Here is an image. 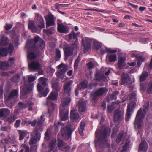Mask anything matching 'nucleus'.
Instances as JSON below:
<instances>
[{"instance_id": "f257e3e1", "label": "nucleus", "mask_w": 152, "mask_h": 152, "mask_svg": "<svg viewBox=\"0 0 152 152\" xmlns=\"http://www.w3.org/2000/svg\"><path fill=\"white\" fill-rule=\"evenodd\" d=\"M108 131L106 129H97L95 135L97 139H95V146L103 147L107 142V138L109 136Z\"/></svg>"}, {"instance_id": "f03ea898", "label": "nucleus", "mask_w": 152, "mask_h": 152, "mask_svg": "<svg viewBox=\"0 0 152 152\" xmlns=\"http://www.w3.org/2000/svg\"><path fill=\"white\" fill-rule=\"evenodd\" d=\"M44 115L42 114L40 117V119L37 122L36 127L34 129L31 133L32 136L31 139L30 140L29 143L32 145L36 143L37 140H39L41 137V133L38 131L42 132L43 131L42 124L45 121L44 118Z\"/></svg>"}, {"instance_id": "7ed1b4c3", "label": "nucleus", "mask_w": 152, "mask_h": 152, "mask_svg": "<svg viewBox=\"0 0 152 152\" xmlns=\"http://www.w3.org/2000/svg\"><path fill=\"white\" fill-rule=\"evenodd\" d=\"M71 101L69 96L65 97L61 101V104L62 108L60 109L59 115L62 121H64L68 118V105Z\"/></svg>"}, {"instance_id": "20e7f679", "label": "nucleus", "mask_w": 152, "mask_h": 152, "mask_svg": "<svg viewBox=\"0 0 152 152\" xmlns=\"http://www.w3.org/2000/svg\"><path fill=\"white\" fill-rule=\"evenodd\" d=\"M149 107V103L147 102L146 105L144 106V109L142 110V109L140 108L137 112L135 120L134 125L135 127L137 126L138 129H141V123L142 120V119L144 118L146 112L148 109Z\"/></svg>"}, {"instance_id": "39448f33", "label": "nucleus", "mask_w": 152, "mask_h": 152, "mask_svg": "<svg viewBox=\"0 0 152 152\" xmlns=\"http://www.w3.org/2000/svg\"><path fill=\"white\" fill-rule=\"evenodd\" d=\"M48 80L46 78L43 77H40L38 79L39 83L37 84V89L38 91L42 95H47L49 92L48 89L47 87L45 90H43V88L41 85H42L45 87L47 86Z\"/></svg>"}, {"instance_id": "423d86ee", "label": "nucleus", "mask_w": 152, "mask_h": 152, "mask_svg": "<svg viewBox=\"0 0 152 152\" xmlns=\"http://www.w3.org/2000/svg\"><path fill=\"white\" fill-rule=\"evenodd\" d=\"M136 106V102L134 101L130 102L128 104L126 113V115L125 120L128 121L131 116V113L134 111Z\"/></svg>"}, {"instance_id": "0eeeda50", "label": "nucleus", "mask_w": 152, "mask_h": 152, "mask_svg": "<svg viewBox=\"0 0 152 152\" xmlns=\"http://www.w3.org/2000/svg\"><path fill=\"white\" fill-rule=\"evenodd\" d=\"M72 128L68 126L63 127L61 129V135L65 137L66 139L69 140L71 137L72 132Z\"/></svg>"}, {"instance_id": "6e6552de", "label": "nucleus", "mask_w": 152, "mask_h": 152, "mask_svg": "<svg viewBox=\"0 0 152 152\" xmlns=\"http://www.w3.org/2000/svg\"><path fill=\"white\" fill-rule=\"evenodd\" d=\"M16 96H5V98L6 99L4 102L6 105L12 108L13 106L15 104Z\"/></svg>"}, {"instance_id": "1a4fd4ad", "label": "nucleus", "mask_w": 152, "mask_h": 152, "mask_svg": "<svg viewBox=\"0 0 152 152\" xmlns=\"http://www.w3.org/2000/svg\"><path fill=\"white\" fill-rule=\"evenodd\" d=\"M4 48L0 47V56L1 57L6 56L8 54V52L11 55L14 50V47L12 43L10 44L8 48Z\"/></svg>"}, {"instance_id": "9d476101", "label": "nucleus", "mask_w": 152, "mask_h": 152, "mask_svg": "<svg viewBox=\"0 0 152 152\" xmlns=\"http://www.w3.org/2000/svg\"><path fill=\"white\" fill-rule=\"evenodd\" d=\"M121 83L120 84L121 85H125L128 86L131 85L132 83V81L131 80L130 77L129 75L127 73L123 72L121 77Z\"/></svg>"}, {"instance_id": "9b49d317", "label": "nucleus", "mask_w": 152, "mask_h": 152, "mask_svg": "<svg viewBox=\"0 0 152 152\" xmlns=\"http://www.w3.org/2000/svg\"><path fill=\"white\" fill-rule=\"evenodd\" d=\"M58 96H48L47 98V104L48 107V112L50 113V109L53 110L55 108V104L53 102L52 100H56L57 99Z\"/></svg>"}, {"instance_id": "f8f14e48", "label": "nucleus", "mask_w": 152, "mask_h": 152, "mask_svg": "<svg viewBox=\"0 0 152 152\" xmlns=\"http://www.w3.org/2000/svg\"><path fill=\"white\" fill-rule=\"evenodd\" d=\"M34 103L33 102L30 101H27L26 102L24 103L20 102L18 103V105L20 109L23 110L28 107L29 111H31L32 110V106L34 105Z\"/></svg>"}, {"instance_id": "ddd939ff", "label": "nucleus", "mask_w": 152, "mask_h": 152, "mask_svg": "<svg viewBox=\"0 0 152 152\" xmlns=\"http://www.w3.org/2000/svg\"><path fill=\"white\" fill-rule=\"evenodd\" d=\"M57 68L59 69H60L58 72H56L57 76L58 77L63 78L64 75L67 69V66L65 64L61 63L57 66Z\"/></svg>"}, {"instance_id": "4468645a", "label": "nucleus", "mask_w": 152, "mask_h": 152, "mask_svg": "<svg viewBox=\"0 0 152 152\" xmlns=\"http://www.w3.org/2000/svg\"><path fill=\"white\" fill-rule=\"evenodd\" d=\"M124 119V113L119 110L117 109L114 113L113 121L115 123L122 120Z\"/></svg>"}, {"instance_id": "2eb2a0df", "label": "nucleus", "mask_w": 152, "mask_h": 152, "mask_svg": "<svg viewBox=\"0 0 152 152\" xmlns=\"http://www.w3.org/2000/svg\"><path fill=\"white\" fill-rule=\"evenodd\" d=\"M76 105L80 112L85 111L87 109L86 102L83 99H80Z\"/></svg>"}, {"instance_id": "dca6fc26", "label": "nucleus", "mask_w": 152, "mask_h": 152, "mask_svg": "<svg viewBox=\"0 0 152 152\" xmlns=\"http://www.w3.org/2000/svg\"><path fill=\"white\" fill-rule=\"evenodd\" d=\"M82 42V44L84 46V50L85 52L88 51L90 48L91 44L92 42L91 40L88 38H86L83 39Z\"/></svg>"}, {"instance_id": "f3484780", "label": "nucleus", "mask_w": 152, "mask_h": 152, "mask_svg": "<svg viewBox=\"0 0 152 152\" xmlns=\"http://www.w3.org/2000/svg\"><path fill=\"white\" fill-rule=\"evenodd\" d=\"M41 65L39 61H33L28 62V67L30 69L36 70L40 69Z\"/></svg>"}, {"instance_id": "a211bd4d", "label": "nucleus", "mask_w": 152, "mask_h": 152, "mask_svg": "<svg viewBox=\"0 0 152 152\" xmlns=\"http://www.w3.org/2000/svg\"><path fill=\"white\" fill-rule=\"evenodd\" d=\"M78 47V46L76 44H73L70 46L66 47L64 50L65 56H68L72 55L73 53V48H77Z\"/></svg>"}, {"instance_id": "6ab92c4d", "label": "nucleus", "mask_w": 152, "mask_h": 152, "mask_svg": "<svg viewBox=\"0 0 152 152\" xmlns=\"http://www.w3.org/2000/svg\"><path fill=\"white\" fill-rule=\"evenodd\" d=\"M35 18L37 19V26L41 29L44 28V21L41 16L39 13H36L35 14Z\"/></svg>"}, {"instance_id": "aec40b11", "label": "nucleus", "mask_w": 152, "mask_h": 152, "mask_svg": "<svg viewBox=\"0 0 152 152\" xmlns=\"http://www.w3.org/2000/svg\"><path fill=\"white\" fill-rule=\"evenodd\" d=\"M52 86L53 90L51 93L50 95H58L59 91L60 88L58 87V83L57 81L54 82V80L52 81Z\"/></svg>"}, {"instance_id": "412c9836", "label": "nucleus", "mask_w": 152, "mask_h": 152, "mask_svg": "<svg viewBox=\"0 0 152 152\" xmlns=\"http://www.w3.org/2000/svg\"><path fill=\"white\" fill-rule=\"evenodd\" d=\"M0 45L6 46L10 43V40L4 34H1L0 35Z\"/></svg>"}, {"instance_id": "4be33fe9", "label": "nucleus", "mask_w": 152, "mask_h": 152, "mask_svg": "<svg viewBox=\"0 0 152 152\" xmlns=\"http://www.w3.org/2000/svg\"><path fill=\"white\" fill-rule=\"evenodd\" d=\"M10 113V110L6 108L0 109V117L6 118L9 115Z\"/></svg>"}, {"instance_id": "5701e85b", "label": "nucleus", "mask_w": 152, "mask_h": 152, "mask_svg": "<svg viewBox=\"0 0 152 152\" xmlns=\"http://www.w3.org/2000/svg\"><path fill=\"white\" fill-rule=\"evenodd\" d=\"M46 27H49L55 24L54 20L52 15H49L45 18Z\"/></svg>"}, {"instance_id": "b1692460", "label": "nucleus", "mask_w": 152, "mask_h": 152, "mask_svg": "<svg viewBox=\"0 0 152 152\" xmlns=\"http://www.w3.org/2000/svg\"><path fill=\"white\" fill-rule=\"evenodd\" d=\"M79 115L77 112L74 110H72L70 112V118L73 122L77 121L79 118Z\"/></svg>"}, {"instance_id": "393cba45", "label": "nucleus", "mask_w": 152, "mask_h": 152, "mask_svg": "<svg viewBox=\"0 0 152 152\" xmlns=\"http://www.w3.org/2000/svg\"><path fill=\"white\" fill-rule=\"evenodd\" d=\"M148 148V145L145 140L142 141L140 144L139 147V150L140 151H146Z\"/></svg>"}, {"instance_id": "a878e982", "label": "nucleus", "mask_w": 152, "mask_h": 152, "mask_svg": "<svg viewBox=\"0 0 152 152\" xmlns=\"http://www.w3.org/2000/svg\"><path fill=\"white\" fill-rule=\"evenodd\" d=\"M28 26L29 29L33 32H37L39 30L38 28L35 26L33 21H29Z\"/></svg>"}, {"instance_id": "bb28decb", "label": "nucleus", "mask_w": 152, "mask_h": 152, "mask_svg": "<svg viewBox=\"0 0 152 152\" xmlns=\"http://www.w3.org/2000/svg\"><path fill=\"white\" fill-rule=\"evenodd\" d=\"M72 82L70 81L67 82L64 86V92L65 94H71V86Z\"/></svg>"}, {"instance_id": "cd10ccee", "label": "nucleus", "mask_w": 152, "mask_h": 152, "mask_svg": "<svg viewBox=\"0 0 152 152\" xmlns=\"http://www.w3.org/2000/svg\"><path fill=\"white\" fill-rule=\"evenodd\" d=\"M56 140H52L50 142L49 144V148L50 151H53V152H57V148L56 147Z\"/></svg>"}, {"instance_id": "c85d7f7f", "label": "nucleus", "mask_w": 152, "mask_h": 152, "mask_svg": "<svg viewBox=\"0 0 152 152\" xmlns=\"http://www.w3.org/2000/svg\"><path fill=\"white\" fill-rule=\"evenodd\" d=\"M40 38L38 37H36L34 39H32L31 40L30 47L34 49L36 47V44L39 40Z\"/></svg>"}, {"instance_id": "c756f323", "label": "nucleus", "mask_w": 152, "mask_h": 152, "mask_svg": "<svg viewBox=\"0 0 152 152\" xmlns=\"http://www.w3.org/2000/svg\"><path fill=\"white\" fill-rule=\"evenodd\" d=\"M58 31L60 33H68V31L66 26L62 24H58Z\"/></svg>"}, {"instance_id": "7c9ffc66", "label": "nucleus", "mask_w": 152, "mask_h": 152, "mask_svg": "<svg viewBox=\"0 0 152 152\" xmlns=\"http://www.w3.org/2000/svg\"><path fill=\"white\" fill-rule=\"evenodd\" d=\"M106 58L110 62H115L117 60V55L115 54H108Z\"/></svg>"}, {"instance_id": "2f4dec72", "label": "nucleus", "mask_w": 152, "mask_h": 152, "mask_svg": "<svg viewBox=\"0 0 152 152\" xmlns=\"http://www.w3.org/2000/svg\"><path fill=\"white\" fill-rule=\"evenodd\" d=\"M108 90L104 88H101L98 90L95 93V95H101L104 94L107 92Z\"/></svg>"}, {"instance_id": "473e14b6", "label": "nucleus", "mask_w": 152, "mask_h": 152, "mask_svg": "<svg viewBox=\"0 0 152 152\" xmlns=\"http://www.w3.org/2000/svg\"><path fill=\"white\" fill-rule=\"evenodd\" d=\"M126 58L125 57H121L118 61V67L120 69H122L123 66L125 64V60Z\"/></svg>"}, {"instance_id": "72a5a7b5", "label": "nucleus", "mask_w": 152, "mask_h": 152, "mask_svg": "<svg viewBox=\"0 0 152 152\" xmlns=\"http://www.w3.org/2000/svg\"><path fill=\"white\" fill-rule=\"evenodd\" d=\"M86 126L85 123L83 121H81L80 123V126L79 128V131L80 134L81 136L84 135L83 131L84 130V128Z\"/></svg>"}, {"instance_id": "f704fd0d", "label": "nucleus", "mask_w": 152, "mask_h": 152, "mask_svg": "<svg viewBox=\"0 0 152 152\" xmlns=\"http://www.w3.org/2000/svg\"><path fill=\"white\" fill-rule=\"evenodd\" d=\"M124 133V131H121L118 134L116 139V142L117 143H119L122 140Z\"/></svg>"}, {"instance_id": "c9c22d12", "label": "nucleus", "mask_w": 152, "mask_h": 152, "mask_svg": "<svg viewBox=\"0 0 152 152\" xmlns=\"http://www.w3.org/2000/svg\"><path fill=\"white\" fill-rule=\"evenodd\" d=\"M66 144V143L61 139L60 138H58L57 146L59 150L64 146Z\"/></svg>"}, {"instance_id": "e433bc0d", "label": "nucleus", "mask_w": 152, "mask_h": 152, "mask_svg": "<svg viewBox=\"0 0 152 152\" xmlns=\"http://www.w3.org/2000/svg\"><path fill=\"white\" fill-rule=\"evenodd\" d=\"M18 132L19 135V140H20L23 139L27 135V132L26 131L19 130Z\"/></svg>"}, {"instance_id": "4c0bfd02", "label": "nucleus", "mask_w": 152, "mask_h": 152, "mask_svg": "<svg viewBox=\"0 0 152 152\" xmlns=\"http://www.w3.org/2000/svg\"><path fill=\"white\" fill-rule=\"evenodd\" d=\"M148 76V73L146 71H143L140 76V82L143 81Z\"/></svg>"}, {"instance_id": "58836bf2", "label": "nucleus", "mask_w": 152, "mask_h": 152, "mask_svg": "<svg viewBox=\"0 0 152 152\" xmlns=\"http://www.w3.org/2000/svg\"><path fill=\"white\" fill-rule=\"evenodd\" d=\"M87 87V85L85 81L81 82L77 85V87L79 89H84Z\"/></svg>"}, {"instance_id": "ea45409f", "label": "nucleus", "mask_w": 152, "mask_h": 152, "mask_svg": "<svg viewBox=\"0 0 152 152\" xmlns=\"http://www.w3.org/2000/svg\"><path fill=\"white\" fill-rule=\"evenodd\" d=\"M119 128L118 126H116L113 128V129L112 134L111 135V137L112 139H113L116 136L117 132L118 131Z\"/></svg>"}, {"instance_id": "a19ab883", "label": "nucleus", "mask_w": 152, "mask_h": 152, "mask_svg": "<svg viewBox=\"0 0 152 152\" xmlns=\"http://www.w3.org/2000/svg\"><path fill=\"white\" fill-rule=\"evenodd\" d=\"M35 54L32 52H29L28 51L27 52V58H28V62L30 61V60H32L34 59L36 57Z\"/></svg>"}, {"instance_id": "79ce46f5", "label": "nucleus", "mask_w": 152, "mask_h": 152, "mask_svg": "<svg viewBox=\"0 0 152 152\" xmlns=\"http://www.w3.org/2000/svg\"><path fill=\"white\" fill-rule=\"evenodd\" d=\"M20 75L19 74L15 75L11 79V81L14 82H18L20 80Z\"/></svg>"}, {"instance_id": "37998d69", "label": "nucleus", "mask_w": 152, "mask_h": 152, "mask_svg": "<svg viewBox=\"0 0 152 152\" xmlns=\"http://www.w3.org/2000/svg\"><path fill=\"white\" fill-rule=\"evenodd\" d=\"M94 48L97 50H99L102 46L101 44L97 41H94L93 42Z\"/></svg>"}, {"instance_id": "c03bdc74", "label": "nucleus", "mask_w": 152, "mask_h": 152, "mask_svg": "<svg viewBox=\"0 0 152 152\" xmlns=\"http://www.w3.org/2000/svg\"><path fill=\"white\" fill-rule=\"evenodd\" d=\"M20 88L21 89V94L22 95L27 94H28V93L30 92L29 89L25 87L24 86H21Z\"/></svg>"}, {"instance_id": "a18cd8bd", "label": "nucleus", "mask_w": 152, "mask_h": 152, "mask_svg": "<svg viewBox=\"0 0 152 152\" xmlns=\"http://www.w3.org/2000/svg\"><path fill=\"white\" fill-rule=\"evenodd\" d=\"M16 116L14 115H12L9 116L6 119V121L9 123H13L16 119Z\"/></svg>"}, {"instance_id": "49530a36", "label": "nucleus", "mask_w": 152, "mask_h": 152, "mask_svg": "<svg viewBox=\"0 0 152 152\" xmlns=\"http://www.w3.org/2000/svg\"><path fill=\"white\" fill-rule=\"evenodd\" d=\"M77 35L74 32H72L68 35L69 39L71 40L72 39H77Z\"/></svg>"}, {"instance_id": "de8ad7c7", "label": "nucleus", "mask_w": 152, "mask_h": 152, "mask_svg": "<svg viewBox=\"0 0 152 152\" xmlns=\"http://www.w3.org/2000/svg\"><path fill=\"white\" fill-rule=\"evenodd\" d=\"M129 142H126L124 145L123 146L122 149L121 151L120 152H126L127 151V148H129Z\"/></svg>"}, {"instance_id": "09e8293b", "label": "nucleus", "mask_w": 152, "mask_h": 152, "mask_svg": "<svg viewBox=\"0 0 152 152\" xmlns=\"http://www.w3.org/2000/svg\"><path fill=\"white\" fill-rule=\"evenodd\" d=\"M56 61L58 60L61 57V52L57 48L56 49Z\"/></svg>"}, {"instance_id": "8fccbe9b", "label": "nucleus", "mask_w": 152, "mask_h": 152, "mask_svg": "<svg viewBox=\"0 0 152 152\" xmlns=\"http://www.w3.org/2000/svg\"><path fill=\"white\" fill-rule=\"evenodd\" d=\"M64 124L63 123H62L60 122H58L57 123L56 122L54 125V126L55 128V129L58 130L60 126H64Z\"/></svg>"}, {"instance_id": "3c124183", "label": "nucleus", "mask_w": 152, "mask_h": 152, "mask_svg": "<svg viewBox=\"0 0 152 152\" xmlns=\"http://www.w3.org/2000/svg\"><path fill=\"white\" fill-rule=\"evenodd\" d=\"M28 78V83L34 81L36 79V77L35 76L31 75H28L27 76Z\"/></svg>"}, {"instance_id": "603ef678", "label": "nucleus", "mask_w": 152, "mask_h": 152, "mask_svg": "<svg viewBox=\"0 0 152 152\" xmlns=\"http://www.w3.org/2000/svg\"><path fill=\"white\" fill-rule=\"evenodd\" d=\"M115 108V107L113 104L109 105L107 107V111L108 113H111Z\"/></svg>"}, {"instance_id": "864d4df0", "label": "nucleus", "mask_w": 152, "mask_h": 152, "mask_svg": "<svg viewBox=\"0 0 152 152\" xmlns=\"http://www.w3.org/2000/svg\"><path fill=\"white\" fill-rule=\"evenodd\" d=\"M102 75H103L101 74L99 72H97L95 75V77L96 80L99 81Z\"/></svg>"}, {"instance_id": "5fc2aeb1", "label": "nucleus", "mask_w": 152, "mask_h": 152, "mask_svg": "<svg viewBox=\"0 0 152 152\" xmlns=\"http://www.w3.org/2000/svg\"><path fill=\"white\" fill-rule=\"evenodd\" d=\"M54 30V28L53 27H51L47 30H44V31L47 34H52V32Z\"/></svg>"}, {"instance_id": "6e6d98bb", "label": "nucleus", "mask_w": 152, "mask_h": 152, "mask_svg": "<svg viewBox=\"0 0 152 152\" xmlns=\"http://www.w3.org/2000/svg\"><path fill=\"white\" fill-rule=\"evenodd\" d=\"M147 92L148 94L152 93V80L150 82V84L147 89Z\"/></svg>"}, {"instance_id": "4d7b16f0", "label": "nucleus", "mask_w": 152, "mask_h": 152, "mask_svg": "<svg viewBox=\"0 0 152 152\" xmlns=\"http://www.w3.org/2000/svg\"><path fill=\"white\" fill-rule=\"evenodd\" d=\"M147 87V85L145 83H141L140 86V89L141 90H145Z\"/></svg>"}, {"instance_id": "13d9d810", "label": "nucleus", "mask_w": 152, "mask_h": 152, "mask_svg": "<svg viewBox=\"0 0 152 152\" xmlns=\"http://www.w3.org/2000/svg\"><path fill=\"white\" fill-rule=\"evenodd\" d=\"M138 60V62H137V64L138 66L140 64V62H142L144 61V59L143 58L140 56H138L137 57Z\"/></svg>"}, {"instance_id": "bf43d9fd", "label": "nucleus", "mask_w": 152, "mask_h": 152, "mask_svg": "<svg viewBox=\"0 0 152 152\" xmlns=\"http://www.w3.org/2000/svg\"><path fill=\"white\" fill-rule=\"evenodd\" d=\"M6 64L4 62L0 61V69L4 70L6 68Z\"/></svg>"}, {"instance_id": "052dcab7", "label": "nucleus", "mask_w": 152, "mask_h": 152, "mask_svg": "<svg viewBox=\"0 0 152 152\" xmlns=\"http://www.w3.org/2000/svg\"><path fill=\"white\" fill-rule=\"evenodd\" d=\"M80 60V58L79 56L77 58L76 60L74 63V67L75 69L77 68L78 66V64Z\"/></svg>"}, {"instance_id": "680f3d73", "label": "nucleus", "mask_w": 152, "mask_h": 152, "mask_svg": "<svg viewBox=\"0 0 152 152\" xmlns=\"http://www.w3.org/2000/svg\"><path fill=\"white\" fill-rule=\"evenodd\" d=\"M70 148V147L69 146H66L62 147L60 150L66 152L68 151Z\"/></svg>"}, {"instance_id": "e2e57ef3", "label": "nucleus", "mask_w": 152, "mask_h": 152, "mask_svg": "<svg viewBox=\"0 0 152 152\" xmlns=\"http://www.w3.org/2000/svg\"><path fill=\"white\" fill-rule=\"evenodd\" d=\"M87 66L88 68L89 69H92L94 68V66L93 63L90 61H89L87 64Z\"/></svg>"}, {"instance_id": "0e129e2a", "label": "nucleus", "mask_w": 152, "mask_h": 152, "mask_svg": "<svg viewBox=\"0 0 152 152\" xmlns=\"http://www.w3.org/2000/svg\"><path fill=\"white\" fill-rule=\"evenodd\" d=\"M106 50L109 53H114L117 52L116 50H113L110 48H105Z\"/></svg>"}, {"instance_id": "69168bd1", "label": "nucleus", "mask_w": 152, "mask_h": 152, "mask_svg": "<svg viewBox=\"0 0 152 152\" xmlns=\"http://www.w3.org/2000/svg\"><path fill=\"white\" fill-rule=\"evenodd\" d=\"M107 79L103 75H102L99 81V82H107Z\"/></svg>"}, {"instance_id": "338daca9", "label": "nucleus", "mask_w": 152, "mask_h": 152, "mask_svg": "<svg viewBox=\"0 0 152 152\" xmlns=\"http://www.w3.org/2000/svg\"><path fill=\"white\" fill-rule=\"evenodd\" d=\"M18 93V91L17 89L12 90L10 92L9 95H17Z\"/></svg>"}, {"instance_id": "774afa93", "label": "nucleus", "mask_w": 152, "mask_h": 152, "mask_svg": "<svg viewBox=\"0 0 152 152\" xmlns=\"http://www.w3.org/2000/svg\"><path fill=\"white\" fill-rule=\"evenodd\" d=\"M22 146L25 150V152H30V148L29 146L26 145H23Z\"/></svg>"}]
</instances>
